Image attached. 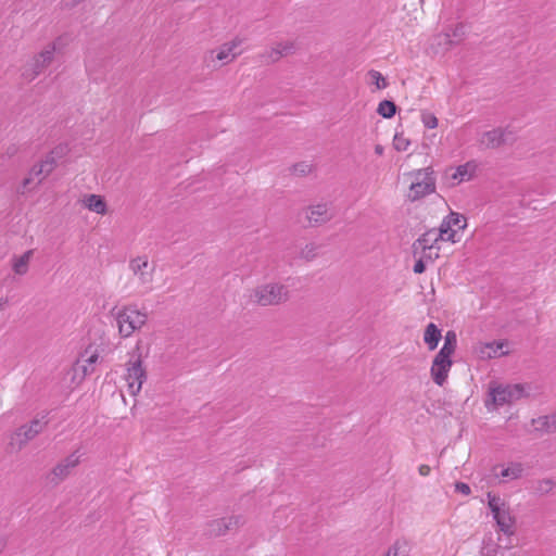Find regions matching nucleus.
<instances>
[{
	"label": "nucleus",
	"mask_w": 556,
	"mask_h": 556,
	"mask_svg": "<svg viewBox=\"0 0 556 556\" xmlns=\"http://www.w3.org/2000/svg\"><path fill=\"white\" fill-rule=\"evenodd\" d=\"M148 266L149 262L146 256H138L129 262L130 269L136 276H138L141 283H149L152 281L153 269L147 271L146 269L148 268Z\"/></svg>",
	"instance_id": "obj_17"
},
{
	"label": "nucleus",
	"mask_w": 556,
	"mask_h": 556,
	"mask_svg": "<svg viewBox=\"0 0 556 556\" xmlns=\"http://www.w3.org/2000/svg\"><path fill=\"white\" fill-rule=\"evenodd\" d=\"M452 365V356L437 353L430 369L431 378L435 384L442 387L446 382Z\"/></svg>",
	"instance_id": "obj_11"
},
{
	"label": "nucleus",
	"mask_w": 556,
	"mask_h": 556,
	"mask_svg": "<svg viewBox=\"0 0 556 556\" xmlns=\"http://www.w3.org/2000/svg\"><path fill=\"white\" fill-rule=\"evenodd\" d=\"M438 237L443 241L456 242L458 241L456 236V230L452 228L451 220H448L447 216H445L437 230Z\"/></svg>",
	"instance_id": "obj_24"
},
{
	"label": "nucleus",
	"mask_w": 556,
	"mask_h": 556,
	"mask_svg": "<svg viewBox=\"0 0 556 556\" xmlns=\"http://www.w3.org/2000/svg\"><path fill=\"white\" fill-rule=\"evenodd\" d=\"M333 216L334 213L327 203L311 205L306 210V218L311 227L321 226L331 220Z\"/></svg>",
	"instance_id": "obj_12"
},
{
	"label": "nucleus",
	"mask_w": 556,
	"mask_h": 556,
	"mask_svg": "<svg viewBox=\"0 0 556 556\" xmlns=\"http://www.w3.org/2000/svg\"><path fill=\"white\" fill-rule=\"evenodd\" d=\"M39 164L42 168H45L46 175H50L53 172L52 167H49L45 160H42Z\"/></svg>",
	"instance_id": "obj_46"
},
{
	"label": "nucleus",
	"mask_w": 556,
	"mask_h": 556,
	"mask_svg": "<svg viewBox=\"0 0 556 556\" xmlns=\"http://www.w3.org/2000/svg\"><path fill=\"white\" fill-rule=\"evenodd\" d=\"M84 202L85 205L92 212H96L98 214L106 213V203L101 195L89 194Z\"/></svg>",
	"instance_id": "obj_23"
},
{
	"label": "nucleus",
	"mask_w": 556,
	"mask_h": 556,
	"mask_svg": "<svg viewBox=\"0 0 556 556\" xmlns=\"http://www.w3.org/2000/svg\"><path fill=\"white\" fill-rule=\"evenodd\" d=\"M457 348V336L454 330H448L444 336L443 346L440 349L439 353H443L452 356Z\"/></svg>",
	"instance_id": "obj_25"
},
{
	"label": "nucleus",
	"mask_w": 556,
	"mask_h": 556,
	"mask_svg": "<svg viewBox=\"0 0 556 556\" xmlns=\"http://www.w3.org/2000/svg\"><path fill=\"white\" fill-rule=\"evenodd\" d=\"M455 490L464 495H469L471 493L470 486L464 482H457L455 484Z\"/></svg>",
	"instance_id": "obj_41"
},
{
	"label": "nucleus",
	"mask_w": 556,
	"mask_h": 556,
	"mask_svg": "<svg viewBox=\"0 0 556 556\" xmlns=\"http://www.w3.org/2000/svg\"><path fill=\"white\" fill-rule=\"evenodd\" d=\"M55 46L49 45L45 50H42L39 54L35 55L30 61H28L22 72V76L28 80H34L38 75H40L45 68H47L54 59Z\"/></svg>",
	"instance_id": "obj_7"
},
{
	"label": "nucleus",
	"mask_w": 556,
	"mask_h": 556,
	"mask_svg": "<svg viewBox=\"0 0 556 556\" xmlns=\"http://www.w3.org/2000/svg\"><path fill=\"white\" fill-rule=\"evenodd\" d=\"M225 522L227 525V531L238 528L243 525L244 520L241 516H230L225 518Z\"/></svg>",
	"instance_id": "obj_37"
},
{
	"label": "nucleus",
	"mask_w": 556,
	"mask_h": 556,
	"mask_svg": "<svg viewBox=\"0 0 556 556\" xmlns=\"http://www.w3.org/2000/svg\"><path fill=\"white\" fill-rule=\"evenodd\" d=\"M491 401L495 406H503L525 396L523 384L497 386L490 389Z\"/></svg>",
	"instance_id": "obj_9"
},
{
	"label": "nucleus",
	"mask_w": 556,
	"mask_h": 556,
	"mask_svg": "<svg viewBox=\"0 0 556 556\" xmlns=\"http://www.w3.org/2000/svg\"><path fill=\"white\" fill-rule=\"evenodd\" d=\"M439 240H441V238L438 237L435 228L422 233L412 245L414 257H417L419 251L425 253L426 251L434 249Z\"/></svg>",
	"instance_id": "obj_15"
},
{
	"label": "nucleus",
	"mask_w": 556,
	"mask_h": 556,
	"mask_svg": "<svg viewBox=\"0 0 556 556\" xmlns=\"http://www.w3.org/2000/svg\"><path fill=\"white\" fill-rule=\"evenodd\" d=\"M206 531L211 536H220L226 534L227 525L225 522V518H219L207 522Z\"/></svg>",
	"instance_id": "obj_26"
},
{
	"label": "nucleus",
	"mask_w": 556,
	"mask_h": 556,
	"mask_svg": "<svg viewBox=\"0 0 556 556\" xmlns=\"http://www.w3.org/2000/svg\"><path fill=\"white\" fill-rule=\"evenodd\" d=\"M99 358V354L97 350H92L91 346H88L81 354L80 357L74 365V371L76 375L80 372V378L84 379L86 376L93 372L94 368L93 364L97 363Z\"/></svg>",
	"instance_id": "obj_13"
},
{
	"label": "nucleus",
	"mask_w": 556,
	"mask_h": 556,
	"mask_svg": "<svg viewBox=\"0 0 556 556\" xmlns=\"http://www.w3.org/2000/svg\"><path fill=\"white\" fill-rule=\"evenodd\" d=\"M318 247L314 243L306 244L300 252V257L306 262L313 261L317 256Z\"/></svg>",
	"instance_id": "obj_31"
},
{
	"label": "nucleus",
	"mask_w": 556,
	"mask_h": 556,
	"mask_svg": "<svg viewBox=\"0 0 556 556\" xmlns=\"http://www.w3.org/2000/svg\"><path fill=\"white\" fill-rule=\"evenodd\" d=\"M79 458L80 456L77 455L76 452H74L67 457H65L63 460L58 463L47 477L49 482L52 483L53 485H58L62 481H64L70 476L71 470L78 466L80 462Z\"/></svg>",
	"instance_id": "obj_10"
},
{
	"label": "nucleus",
	"mask_w": 556,
	"mask_h": 556,
	"mask_svg": "<svg viewBox=\"0 0 556 556\" xmlns=\"http://www.w3.org/2000/svg\"><path fill=\"white\" fill-rule=\"evenodd\" d=\"M9 303V300L7 298H1L0 299V311H3L5 308V306L8 305Z\"/></svg>",
	"instance_id": "obj_48"
},
{
	"label": "nucleus",
	"mask_w": 556,
	"mask_h": 556,
	"mask_svg": "<svg viewBox=\"0 0 556 556\" xmlns=\"http://www.w3.org/2000/svg\"><path fill=\"white\" fill-rule=\"evenodd\" d=\"M430 467L428 465H420L418 471L421 476L426 477L430 473Z\"/></svg>",
	"instance_id": "obj_44"
},
{
	"label": "nucleus",
	"mask_w": 556,
	"mask_h": 556,
	"mask_svg": "<svg viewBox=\"0 0 556 556\" xmlns=\"http://www.w3.org/2000/svg\"><path fill=\"white\" fill-rule=\"evenodd\" d=\"M442 338L441 329L433 323H430L426 326L424 332V341L427 344L429 351H433L437 349L439 341Z\"/></svg>",
	"instance_id": "obj_19"
},
{
	"label": "nucleus",
	"mask_w": 556,
	"mask_h": 556,
	"mask_svg": "<svg viewBox=\"0 0 556 556\" xmlns=\"http://www.w3.org/2000/svg\"><path fill=\"white\" fill-rule=\"evenodd\" d=\"M46 163L49 165V167H52L54 169L58 165V160L52 154L48 153L45 157Z\"/></svg>",
	"instance_id": "obj_42"
},
{
	"label": "nucleus",
	"mask_w": 556,
	"mask_h": 556,
	"mask_svg": "<svg viewBox=\"0 0 556 556\" xmlns=\"http://www.w3.org/2000/svg\"><path fill=\"white\" fill-rule=\"evenodd\" d=\"M413 270L415 274H422L426 270V263L424 262V256H418Z\"/></svg>",
	"instance_id": "obj_40"
},
{
	"label": "nucleus",
	"mask_w": 556,
	"mask_h": 556,
	"mask_svg": "<svg viewBox=\"0 0 556 556\" xmlns=\"http://www.w3.org/2000/svg\"><path fill=\"white\" fill-rule=\"evenodd\" d=\"M46 416H42L41 419L35 418L29 424L23 425L15 430V432L11 435L10 446L13 448L21 451L23 447L27 445L29 441L35 439L38 434H40L47 427L48 420H45Z\"/></svg>",
	"instance_id": "obj_6"
},
{
	"label": "nucleus",
	"mask_w": 556,
	"mask_h": 556,
	"mask_svg": "<svg viewBox=\"0 0 556 556\" xmlns=\"http://www.w3.org/2000/svg\"><path fill=\"white\" fill-rule=\"evenodd\" d=\"M417 256H424V262L426 263V261H433V256L431 254V251H426L425 253L419 251V253L417 254Z\"/></svg>",
	"instance_id": "obj_45"
},
{
	"label": "nucleus",
	"mask_w": 556,
	"mask_h": 556,
	"mask_svg": "<svg viewBox=\"0 0 556 556\" xmlns=\"http://www.w3.org/2000/svg\"><path fill=\"white\" fill-rule=\"evenodd\" d=\"M464 35V26L462 24L457 25L453 31V36L460 38Z\"/></svg>",
	"instance_id": "obj_43"
},
{
	"label": "nucleus",
	"mask_w": 556,
	"mask_h": 556,
	"mask_svg": "<svg viewBox=\"0 0 556 556\" xmlns=\"http://www.w3.org/2000/svg\"><path fill=\"white\" fill-rule=\"evenodd\" d=\"M397 106L393 101L382 100L377 108V113L384 118H392L396 113Z\"/></svg>",
	"instance_id": "obj_27"
},
{
	"label": "nucleus",
	"mask_w": 556,
	"mask_h": 556,
	"mask_svg": "<svg viewBox=\"0 0 556 556\" xmlns=\"http://www.w3.org/2000/svg\"><path fill=\"white\" fill-rule=\"evenodd\" d=\"M294 51V43L292 41L278 42L275 47L264 51L258 55L262 62L266 64H274L282 56H286Z\"/></svg>",
	"instance_id": "obj_14"
},
{
	"label": "nucleus",
	"mask_w": 556,
	"mask_h": 556,
	"mask_svg": "<svg viewBox=\"0 0 556 556\" xmlns=\"http://www.w3.org/2000/svg\"><path fill=\"white\" fill-rule=\"evenodd\" d=\"M292 173L298 176H305L311 173L312 166L307 164L306 162H300L292 166L291 168Z\"/></svg>",
	"instance_id": "obj_33"
},
{
	"label": "nucleus",
	"mask_w": 556,
	"mask_h": 556,
	"mask_svg": "<svg viewBox=\"0 0 556 556\" xmlns=\"http://www.w3.org/2000/svg\"><path fill=\"white\" fill-rule=\"evenodd\" d=\"M533 424L536 425V430L545 431L548 433L556 432V412L552 415L540 416L533 419Z\"/></svg>",
	"instance_id": "obj_21"
},
{
	"label": "nucleus",
	"mask_w": 556,
	"mask_h": 556,
	"mask_svg": "<svg viewBox=\"0 0 556 556\" xmlns=\"http://www.w3.org/2000/svg\"><path fill=\"white\" fill-rule=\"evenodd\" d=\"M29 175H30V176H34V177H36V178H38V182H37L38 185H39V184H40V182H41L46 177H48V176H49V175H46V174H45V168H42V167L40 166V164H35V165L31 167V169H30V172H29Z\"/></svg>",
	"instance_id": "obj_38"
},
{
	"label": "nucleus",
	"mask_w": 556,
	"mask_h": 556,
	"mask_svg": "<svg viewBox=\"0 0 556 556\" xmlns=\"http://www.w3.org/2000/svg\"><path fill=\"white\" fill-rule=\"evenodd\" d=\"M497 469L498 466L493 468L494 475L505 480H516L520 478L523 472V466L520 463H511L507 468H502L500 472Z\"/></svg>",
	"instance_id": "obj_20"
},
{
	"label": "nucleus",
	"mask_w": 556,
	"mask_h": 556,
	"mask_svg": "<svg viewBox=\"0 0 556 556\" xmlns=\"http://www.w3.org/2000/svg\"><path fill=\"white\" fill-rule=\"evenodd\" d=\"M486 497L488 506L498 529L505 535H513L515 533L516 518L511 515L509 505L498 495H494L491 492L486 494Z\"/></svg>",
	"instance_id": "obj_3"
},
{
	"label": "nucleus",
	"mask_w": 556,
	"mask_h": 556,
	"mask_svg": "<svg viewBox=\"0 0 556 556\" xmlns=\"http://www.w3.org/2000/svg\"><path fill=\"white\" fill-rule=\"evenodd\" d=\"M452 177L453 179H458V181L468 180L470 178V174L468 172V164L459 165Z\"/></svg>",
	"instance_id": "obj_34"
},
{
	"label": "nucleus",
	"mask_w": 556,
	"mask_h": 556,
	"mask_svg": "<svg viewBox=\"0 0 556 556\" xmlns=\"http://www.w3.org/2000/svg\"><path fill=\"white\" fill-rule=\"evenodd\" d=\"M556 482L553 479L546 478L536 482L535 491L540 495H546L552 492Z\"/></svg>",
	"instance_id": "obj_29"
},
{
	"label": "nucleus",
	"mask_w": 556,
	"mask_h": 556,
	"mask_svg": "<svg viewBox=\"0 0 556 556\" xmlns=\"http://www.w3.org/2000/svg\"><path fill=\"white\" fill-rule=\"evenodd\" d=\"M421 119L424 125L429 129H433L438 126V118L431 113H422Z\"/></svg>",
	"instance_id": "obj_36"
},
{
	"label": "nucleus",
	"mask_w": 556,
	"mask_h": 556,
	"mask_svg": "<svg viewBox=\"0 0 556 556\" xmlns=\"http://www.w3.org/2000/svg\"><path fill=\"white\" fill-rule=\"evenodd\" d=\"M68 152V148L66 144H59L54 149H52L49 153L55 156L56 160L62 159Z\"/></svg>",
	"instance_id": "obj_39"
},
{
	"label": "nucleus",
	"mask_w": 556,
	"mask_h": 556,
	"mask_svg": "<svg viewBox=\"0 0 556 556\" xmlns=\"http://www.w3.org/2000/svg\"><path fill=\"white\" fill-rule=\"evenodd\" d=\"M410 141L405 138L402 134H395L393 138V147L396 151L403 152L408 149Z\"/></svg>",
	"instance_id": "obj_32"
},
{
	"label": "nucleus",
	"mask_w": 556,
	"mask_h": 556,
	"mask_svg": "<svg viewBox=\"0 0 556 556\" xmlns=\"http://www.w3.org/2000/svg\"><path fill=\"white\" fill-rule=\"evenodd\" d=\"M504 345H505V342H503V341L486 343L485 348L491 350V352L488 353V356L495 357L497 355L507 354V352H502L501 354L497 353L498 350H501Z\"/></svg>",
	"instance_id": "obj_35"
},
{
	"label": "nucleus",
	"mask_w": 556,
	"mask_h": 556,
	"mask_svg": "<svg viewBox=\"0 0 556 556\" xmlns=\"http://www.w3.org/2000/svg\"><path fill=\"white\" fill-rule=\"evenodd\" d=\"M368 76L370 77V83L375 85L377 89L381 90L388 87V81L380 72L370 70Z\"/></svg>",
	"instance_id": "obj_28"
},
{
	"label": "nucleus",
	"mask_w": 556,
	"mask_h": 556,
	"mask_svg": "<svg viewBox=\"0 0 556 556\" xmlns=\"http://www.w3.org/2000/svg\"><path fill=\"white\" fill-rule=\"evenodd\" d=\"M447 218H448V220H451V226L453 229H454V227H456L458 229H465L467 226V219L459 213L451 212L447 215Z\"/></svg>",
	"instance_id": "obj_30"
},
{
	"label": "nucleus",
	"mask_w": 556,
	"mask_h": 556,
	"mask_svg": "<svg viewBox=\"0 0 556 556\" xmlns=\"http://www.w3.org/2000/svg\"><path fill=\"white\" fill-rule=\"evenodd\" d=\"M126 380L128 383L129 392L136 395L140 392L142 383L147 379V371L143 367L142 353L139 343L129 353V359L126 363Z\"/></svg>",
	"instance_id": "obj_5"
},
{
	"label": "nucleus",
	"mask_w": 556,
	"mask_h": 556,
	"mask_svg": "<svg viewBox=\"0 0 556 556\" xmlns=\"http://www.w3.org/2000/svg\"><path fill=\"white\" fill-rule=\"evenodd\" d=\"M33 178H34V176H30V175H29V177H26V178L23 180V182H22V187H23V189H26V188L29 186V184L31 182Z\"/></svg>",
	"instance_id": "obj_47"
},
{
	"label": "nucleus",
	"mask_w": 556,
	"mask_h": 556,
	"mask_svg": "<svg viewBox=\"0 0 556 556\" xmlns=\"http://www.w3.org/2000/svg\"><path fill=\"white\" fill-rule=\"evenodd\" d=\"M243 42L240 37H235L231 41L223 43L218 49L211 51V54H215V59L227 64L231 62L239 53H235V49Z\"/></svg>",
	"instance_id": "obj_16"
},
{
	"label": "nucleus",
	"mask_w": 556,
	"mask_h": 556,
	"mask_svg": "<svg viewBox=\"0 0 556 556\" xmlns=\"http://www.w3.org/2000/svg\"><path fill=\"white\" fill-rule=\"evenodd\" d=\"M412 178L409 192L407 199L410 202H416L422 198L435 192V176L432 167H425L412 170L406 174Z\"/></svg>",
	"instance_id": "obj_2"
},
{
	"label": "nucleus",
	"mask_w": 556,
	"mask_h": 556,
	"mask_svg": "<svg viewBox=\"0 0 556 556\" xmlns=\"http://www.w3.org/2000/svg\"><path fill=\"white\" fill-rule=\"evenodd\" d=\"M413 543L405 536L397 538L382 556H409Z\"/></svg>",
	"instance_id": "obj_18"
},
{
	"label": "nucleus",
	"mask_w": 556,
	"mask_h": 556,
	"mask_svg": "<svg viewBox=\"0 0 556 556\" xmlns=\"http://www.w3.org/2000/svg\"><path fill=\"white\" fill-rule=\"evenodd\" d=\"M33 255V250H28L18 257L13 258L12 268L17 275H25L28 271L29 261Z\"/></svg>",
	"instance_id": "obj_22"
},
{
	"label": "nucleus",
	"mask_w": 556,
	"mask_h": 556,
	"mask_svg": "<svg viewBox=\"0 0 556 556\" xmlns=\"http://www.w3.org/2000/svg\"><path fill=\"white\" fill-rule=\"evenodd\" d=\"M115 318L119 334L123 338H128L146 325L148 316L140 312L136 305H127L116 313Z\"/></svg>",
	"instance_id": "obj_4"
},
{
	"label": "nucleus",
	"mask_w": 556,
	"mask_h": 556,
	"mask_svg": "<svg viewBox=\"0 0 556 556\" xmlns=\"http://www.w3.org/2000/svg\"><path fill=\"white\" fill-rule=\"evenodd\" d=\"M516 140V132L510 127H497L484 131L479 142L484 149H498L506 144H513Z\"/></svg>",
	"instance_id": "obj_8"
},
{
	"label": "nucleus",
	"mask_w": 556,
	"mask_h": 556,
	"mask_svg": "<svg viewBox=\"0 0 556 556\" xmlns=\"http://www.w3.org/2000/svg\"><path fill=\"white\" fill-rule=\"evenodd\" d=\"M290 299L289 288L279 282H267L251 290L250 300L258 306H278Z\"/></svg>",
	"instance_id": "obj_1"
},
{
	"label": "nucleus",
	"mask_w": 556,
	"mask_h": 556,
	"mask_svg": "<svg viewBox=\"0 0 556 556\" xmlns=\"http://www.w3.org/2000/svg\"><path fill=\"white\" fill-rule=\"evenodd\" d=\"M383 147L381 144H376L375 147V153L378 154V155H382L383 154Z\"/></svg>",
	"instance_id": "obj_49"
},
{
	"label": "nucleus",
	"mask_w": 556,
	"mask_h": 556,
	"mask_svg": "<svg viewBox=\"0 0 556 556\" xmlns=\"http://www.w3.org/2000/svg\"><path fill=\"white\" fill-rule=\"evenodd\" d=\"M444 38H445L446 42L452 43V40L450 39V35L448 34H445Z\"/></svg>",
	"instance_id": "obj_50"
}]
</instances>
